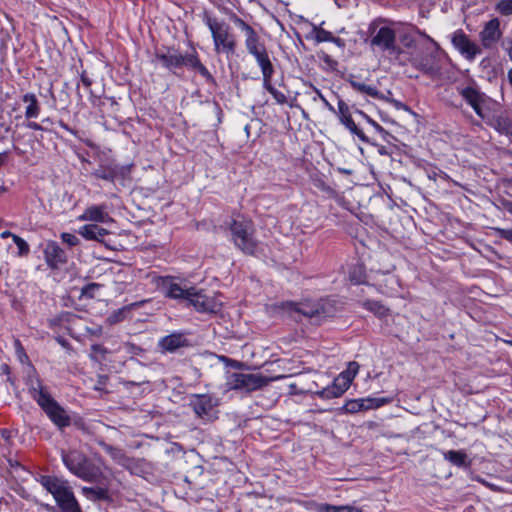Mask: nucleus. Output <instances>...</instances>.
<instances>
[{
    "label": "nucleus",
    "instance_id": "412c9836",
    "mask_svg": "<svg viewBox=\"0 0 512 512\" xmlns=\"http://www.w3.org/2000/svg\"><path fill=\"white\" fill-rule=\"evenodd\" d=\"M162 289L166 297L172 299H185L187 300L190 292V287L182 286L172 278H165L162 280Z\"/></svg>",
    "mask_w": 512,
    "mask_h": 512
},
{
    "label": "nucleus",
    "instance_id": "20e7f679",
    "mask_svg": "<svg viewBox=\"0 0 512 512\" xmlns=\"http://www.w3.org/2000/svg\"><path fill=\"white\" fill-rule=\"evenodd\" d=\"M203 22L208 27L217 54L232 55L237 48V40L230 25L222 19L205 13Z\"/></svg>",
    "mask_w": 512,
    "mask_h": 512
},
{
    "label": "nucleus",
    "instance_id": "72a5a7b5",
    "mask_svg": "<svg viewBox=\"0 0 512 512\" xmlns=\"http://www.w3.org/2000/svg\"><path fill=\"white\" fill-rule=\"evenodd\" d=\"M365 272L361 266L355 267L349 274L351 283L359 285L365 282Z\"/></svg>",
    "mask_w": 512,
    "mask_h": 512
},
{
    "label": "nucleus",
    "instance_id": "8fccbe9b",
    "mask_svg": "<svg viewBox=\"0 0 512 512\" xmlns=\"http://www.w3.org/2000/svg\"><path fill=\"white\" fill-rule=\"evenodd\" d=\"M320 98H321V100L323 101V103L325 104V106H326L330 111H332V112H334V113L336 112V111H335V108H334V107H333V106H332V105H331V104H330V103H329V102H328V101H327V100H326L322 95H320Z\"/></svg>",
    "mask_w": 512,
    "mask_h": 512
},
{
    "label": "nucleus",
    "instance_id": "2eb2a0df",
    "mask_svg": "<svg viewBox=\"0 0 512 512\" xmlns=\"http://www.w3.org/2000/svg\"><path fill=\"white\" fill-rule=\"evenodd\" d=\"M452 44L468 60H473L481 53L480 47L461 30L453 34Z\"/></svg>",
    "mask_w": 512,
    "mask_h": 512
},
{
    "label": "nucleus",
    "instance_id": "4c0bfd02",
    "mask_svg": "<svg viewBox=\"0 0 512 512\" xmlns=\"http://www.w3.org/2000/svg\"><path fill=\"white\" fill-rule=\"evenodd\" d=\"M496 9L502 15H511L512 14V0H501L497 4Z\"/></svg>",
    "mask_w": 512,
    "mask_h": 512
},
{
    "label": "nucleus",
    "instance_id": "dca6fc26",
    "mask_svg": "<svg viewBox=\"0 0 512 512\" xmlns=\"http://www.w3.org/2000/svg\"><path fill=\"white\" fill-rule=\"evenodd\" d=\"M335 113L337 114L340 123L344 125L352 134L356 135L360 140L364 142L367 141L364 132L358 128L352 118L350 106L342 99H339L338 110Z\"/></svg>",
    "mask_w": 512,
    "mask_h": 512
},
{
    "label": "nucleus",
    "instance_id": "f3484780",
    "mask_svg": "<svg viewBox=\"0 0 512 512\" xmlns=\"http://www.w3.org/2000/svg\"><path fill=\"white\" fill-rule=\"evenodd\" d=\"M79 221H90L96 223H102V224H108L113 223L114 220L110 216V214L107 211V206L102 205H92L87 207L84 212L78 216L77 218Z\"/></svg>",
    "mask_w": 512,
    "mask_h": 512
},
{
    "label": "nucleus",
    "instance_id": "0eeeda50",
    "mask_svg": "<svg viewBox=\"0 0 512 512\" xmlns=\"http://www.w3.org/2000/svg\"><path fill=\"white\" fill-rule=\"evenodd\" d=\"M131 173V165H120L114 159L103 156L99 159L98 168H96L92 175L104 181L115 183L119 181L124 185L125 181L129 179Z\"/></svg>",
    "mask_w": 512,
    "mask_h": 512
},
{
    "label": "nucleus",
    "instance_id": "473e14b6",
    "mask_svg": "<svg viewBox=\"0 0 512 512\" xmlns=\"http://www.w3.org/2000/svg\"><path fill=\"white\" fill-rule=\"evenodd\" d=\"M12 240L18 248L17 255L19 257H25L29 254L30 247L23 238L19 237L18 235H12Z\"/></svg>",
    "mask_w": 512,
    "mask_h": 512
},
{
    "label": "nucleus",
    "instance_id": "58836bf2",
    "mask_svg": "<svg viewBox=\"0 0 512 512\" xmlns=\"http://www.w3.org/2000/svg\"><path fill=\"white\" fill-rule=\"evenodd\" d=\"M14 348H15V353L21 363L28 361V356H27L25 349H24L23 345L21 344L20 340H18V339L14 340Z\"/></svg>",
    "mask_w": 512,
    "mask_h": 512
},
{
    "label": "nucleus",
    "instance_id": "7c9ffc66",
    "mask_svg": "<svg viewBox=\"0 0 512 512\" xmlns=\"http://www.w3.org/2000/svg\"><path fill=\"white\" fill-rule=\"evenodd\" d=\"M362 306L378 317H385L388 314V309L378 301L366 300L362 303Z\"/></svg>",
    "mask_w": 512,
    "mask_h": 512
},
{
    "label": "nucleus",
    "instance_id": "5701e85b",
    "mask_svg": "<svg viewBox=\"0 0 512 512\" xmlns=\"http://www.w3.org/2000/svg\"><path fill=\"white\" fill-rule=\"evenodd\" d=\"M462 97L466 102L474 109V111L480 116L484 117L482 112V104L484 103V95L473 87H466L461 90Z\"/></svg>",
    "mask_w": 512,
    "mask_h": 512
},
{
    "label": "nucleus",
    "instance_id": "37998d69",
    "mask_svg": "<svg viewBox=\"0 0 512 512\" xmlns=\"http://www.w3.org/2000/svg\"><path fill=\"white\" fill-rule=\"evenodd\" d=\"M496 234L512 243V229L494 228Z\"/></svg>",
    "mask_w": 512,
    "mask_h": 512
},
{
    "label": "nucleus",
    "instance_id": "13d9d810",
    "mask_svg": "<svg viewBox=\"0 0 512 512\" xmlns=\"http://www.w3.org/2000/svg\"><path fill=\"white\" fill-rule=\"evenodd\" d=\"M45 507H46V509H47L48 511H54V507H52V506H50V505H46Z\"/></svg>",
    "mask_w": 512,
    "mask_h": 512
},
{
    "label": "nucleus",
    "instance_id": "4468645a",
    "mask_svg": "<svg viewBox=\"0 0 512 512\" xmlns=\"http://www.w3.org/2000/svg\"><path fill=\"white\" fill-rule=\"evenodd\" d=\"M389 402H390V400L388 398L366 397V398L350 399V400L346 401V403L341 408V410L344 413L355 414V413H358L361 411H367L370 409L379 408Z\"/></svg>",
    "mask_w": 512,
    "mask_h": 512
},
{
    "label": "nucleus",
    "instance_id": "423d86ee",
    "mask_svg": "<svg viewBox=\"0 0 512 512\" xmlns=\"http://www.w3.org/2000/svg\"><path fill=\"white\" fill-rule=\"evenodd\" d=\"M33 399L45 411L49 419L59 428L70 425L71 419L66 411L50 396L42 384L38 381L37 386L31 388Z\"/></svg>",
    "mask_w": 512,
    "mask_h": 512
},
{
    "label": "nucleus",
    "instance_id": "39448f33",
    "mask_svg": "<svg viewBox=\"0 0 512 512\" xmlns=\"http://www.w3.org/2000/svg\"><path fill=\"white\" fill-rule=\"evenodd\" d=\"M231 240L243 253L254 255L259 250V242L255 237V225L252 220L244 217L233 219L230 224Z\"/></svg>",
    "mask_w": 512,
    "mask_h": 512
},
{
    "label": "nucleus",
    "instance_id": "a18cd8bd",
    "mask_svg": "<svg viewBox=\"0 0 512 512\" xmlns=\"http://www.w3.org/2000/svg\"><path fill=\"white\" fill-rule=\"evenodd\" d=\"M428 178L433 181H436L438 178L443 179V180H448L449 176L441 170H438V171L433 170L428 173Z\"/></svg>",
    "mask_w": 512,
    "mask_h": 512
},
{
    "label": "nucleus",
    "instance_id": "393cba45",
    "mask_svg": "<svg viewBox=\"0 0 512 512\" xmlns=\"http://www.w3.org/2000/svg\"><path fill=\"white\" fill-rule=\"evenodd\" d=\"M191 406L199 418L205 419L212 409L211 398L207 395H195L191 400Z\"/></svg>",
    "mask_w": 512,
    "mask_h": 512
},
{
    "label": "nucleus",
    "instance_id": "c756f323",
    "mask_svg": "<svg viewBox=\"0 0 512 512\" xmlns=\"http://www.w3.org/2000/svg\"><path fill=\"white\" fill-rule=\"evenodd\" d=\"M284 308L291 314H302L304 316L311 317L316 312L313 308L308 307L304 304H297L293 302H287L284 304Z\"/></svg>",
    "mask_w": 512,
    "mask_h": 512
},
{
    "label": "nucleus",
    "instance_id": "5fc2aeb1",
    "mask_svg": "<svg viewBox=\"0 0 512 512\" xmlns=\"http://www.w3.org/2000/svg\"><path fill=\"white\" fill-rule=\"evenodd\" d=\"M507 76H508V81L512 86V68L508 71Z\"/></svg>",
    "mask_w": 512,
    "mask_h": 512
},
{
    "label": "nucleus",
    "instance_id": "de8ad7c7",
    "mask_svg": "<svg viewBox=\"0 0 512 512\" xmlns=\"http://www.w3.org/2000/svg\"><path fill=\"white\" fill-rule=\"evenodd\" d=\"M107 381H108L107 376H102V375L99 376L98 381L95 384V386L93 387V389L96 391H106L105 387H106Z\"/></svg>",
    "mask_w": 512,
    "mask_h": 512
},
{
    "label": "nucleus",
    "instance_id": "2f4dec72",
    "mask_svg": "<svg viewBox=\"0 0 512 512\" xmlns=\"http://www.w3.org/2000/svg\"><path fill=\"white\" fill-rule=\"evenodd\" d=\"M319 512H361V509L355 506H334L330 504L320 505Z\"/></svg>",
    "mask_w": 512,
    "mask_h": 512
},
{
    "label": "nucleus",
    "instance_id": "052dcab7",
    "mask_svg": "<svg viewBox=\"0 0 512 512\" xmlns=\"http://www.w3.org/2000/svg\"><path fill=\"white\" fill-rule=\"evenodd\" d=\"M510 344L512 345V342Z\"/></svg>",
    "mask_w": 512,
    "mask_h": 512
},
{
    "label": "nucleus",
    "instance_id": "f03ea898",
    "mask_svg": "<svg viewBox=\"0 0 512 512\" xmlns=\"http://www.w3.org/2000/svg\"><path fill=\"white\" fill-rule=\"evenodd\" d=\"M41 486L50 493L61 512H82L69 482L56 476L42 475Z\"/></svg>",
    "mask_w": 512,
    "mask_h": 512
},
{
    "label": "nucleus",
    "instance_id": "6ab92c4d",
    "mask_svg": "<svg viewBox=\"0 0 512 512\" xmlns=\"http://www.w3.org/2000/svg\"><path fill=\"white\" fill-rule=\"evenodd\" d=\"M44 257L46 264L51 269H58L67 261L65 251L54 241H50L46 244Z\"/></svg>",
    "mask_w": 512,
    "mask_h": 512
},
{
    "label": "nucleus",
    "instance_id": "a878e982",
    "mask_svg": "<svg viewBox=\"0 0 512 512\" xmlns=\"http://www.w3.org/2000/svg\"><path fill=\"white\" fill-rule=\"evenodd\" d=\"M104 451L110 455V457L120 466L130 469L132 465V459H130L125 452L117 447H113L106 443L100 444Z\"/></svg>",
    "mask_w": 512,
    "mask_h": 512
},
{
    "label": "nucleus",
    "instance_id": "79ce46f5",
    "mask_svg": "<svg viewBox=\"0 0 512 512\" xmlns=\"http://www.w3.org/2000/svg\"><path fill=\"white\" fill-rule=\"evenodd\" d=\"M355 86L357 87V89L359 91L364 92L367 95H370L373 97H375L378 93L375 87H372V86H369L366 84H355Z\"/></svg>",
    "mask_w": 512,
    "mask_h": 512
},
{
    "label": "nucleus",
    "instance_id": "cd10ccee",
    "mask_svg": "<svg viewBox=\"0 0 512 512\" xmlns=\"http://www.w3.org/2000/svg\"><path fill=\"white\" fill-rule=\"evenodd\" d=\"M312 35L316 43L332 42L338 47H344L345 45L343 39L335 37L331 32L318 26L313 27Z\"/></svg>",
    "mask_w": 512,
    "mask_h": 512
},
{
    "label": "nucleus",
    "instance_id": "1a4fd4ad",
    "mask_svg": "<svg viewBox=\"0 0 512 512\" xmlns=\"http://www.w3.org/2000/svg\"><path fill=\"white\" fill-rule=\"evenodd\" d=\"M358 371L359 364L355 361L349 362L347 368L335 378L333 383L319 391L318 395L324 399L340 397L348 390Z\"/></svg>",
    "mask_w": 512,
    "mask_h": 512
},
{
    "label": "nucleus",
    "instance_id": "680f3d73",
    "mask_svg": "<svg viewBox=\"0 0 512 512\" xmlns=\"http://www.w3.org/2000/svg\"><path fill=\"white\" fill-rule=\"evenodd\" d=\"M511 212H512V209H511Z\"/></svg>",
    "mask_w": 512,
    "mask_h": 512
},
{
    "label": "nucleus",
    "instance_id": "f8f14e48",
    "mask_svg": "<svg viewBox=\"0 0 512 512\" xmlns=\"http://www.w3.org/2000/svg\"><path fill=\"white\" fill-rule=\"evenodd\" d=\"M370 46L373 50L395 54L398 52L396 45V33L388 26L374 27L370 26Z\"/></svg>",
    "mask_w": 512,
    "mask_h": 512
},
{
    "label": "nucleus",
    "instance_id": "a19ab883",
    "mask_svg": "<svg viewBox=\"0 0 512 512\" xmlns=\"http://www.w3.org/2000/svg\"><path fill=\"white\" fill-rule=\"evenodd\" d=\"M61 239L64 243H66L69 246H76L79 244V239L71 233L64 232L61 234Z\"/></svg>",
    "mask_w": 512,
    "mask_h": 512
},
{
    "label": "nucleus",
    "instance_id": "49530a36",
    "mask_svg": "<svg viewBox=\"0 0 512 512\" xmlns=\"http://www.w3.org/2000/svg\"><path fill=\"white\" fill-rule=\"evenodd\" d=\"M356 112L359 113L360 115H362L367 120V122L375 128V130H377L379 132H382L384 130L383 127L379 123H377L375 120L370 118L363 111L357 109Z\"/></svg>",
    "mask_w": 512,
    "mask_h": 512
},
{
    "label": "nucleus",
    "instance_id": "c9c22d12",
    "mask_svg": "<svg viewBox=\"0 0 512 512\" xmlns=\"http://www.w3.org/2000/svg\"><path fill=\"white\" fill-rule=\"evenodd\" d=\"M126 315V308H121L111 313L106 321L109 325H114L124 320Z\"/></svg>",
    "mask_w": 512,
    "mask_h": 512
},
{
    "label": "nucleus",
    "instance_id": "aec40b11",
    "mask_svg": "<svg viewBox=\"0 0 512 512\" xmlns=\"http://www.w3.org/2000/svg\"><path fill=\"white\" fill-rule=\"evenodd\" d=\"M500 22L497 18L488 21L480 32V39L485 48H491L501 38Z\"/></svg>",
    "mask_w": 512,
    "mask_h": 512
},
{
    "label": "nucleus",
    "instance_id": "f257e3e1",
    "mask_svg": "<svg viewBox=\"0 0 512 512\" xmlns=\"http://www.w3.org/2000/svg\"><path fill=\"white\" fill-rule=\"evenodd\" d=\"M62 461L75 476L86 482H98L103 476V464L99 459L94 462L77 450L62 452Z\"/></svg>",
    "mask_w": 512,
    "mask_h": 512
},
{
    "label": "nucleus",
    "instance_id": "e433bc0d",
    "mask_svg": "<svg viewBox=\"0 0 512 512\" xmlns=\"http://www.w3.org/2000/svg\"><path fill=\"white\" fill-rule=\"evenodd\" d=\"M82 493L92 500L100 499L104 495V491L100 488L83 487Z\"/></svg>",
    "mask_w": 512,
    "mask_h": 512
},
{
    "label": "nucleus",
    "instance_id": "bf43d9fd",
    "mask_svg": "<svg viewBox=\"0 0 512 512\" xmlns=\"http://www.w3.org/2000/svg\"><path fill=\"white\" fill-rule=\"evenodd\" d=\"M0 190H1V191H5V188H4V187H1V188H0Z\"/></svg>",
    "mask_w": 512,
    "mask_h": 512
},
{
    "label": "nucleus",
    "instance_id": "9d476101",
    "mask_svg": "<svg viewBox=\"0 0 512 512\" xmlns=\"http://www.w3.org/2000/svg\"><path fill=\"white\" fill-rule=\"evenodd\" d=\"M252 56L254 57L257 65L259 66V68L261 70L262 78H263V88L273 96V98L275 99V101L278 104L286 103V101H287L286 95L283 92L277 90L272 85V77L275 72V69L270 60L267 49L260 51Z\"/></svg>",
    "mask_w": 512,
    "mask_h": 512
},
{
    "label": "nucleus",
    "instance_id": "c03bdc74",
    "mask_svg": "<svg viewBox=\"0 0 512 512\" xmlns=\"http://www.w3.org/2000/svg\"><path fill=\"white\" fill-rule=\"evenodd\" d=\"M417 33L424 37L428 42H429V46H427L425 49L428 51L430 50L431 48H433L434 50H438L439 49V46H438V43L435 42L430 36H428L424 31H421V30H417Z\"/></svg>",
    "mask_w": 512,
    "mask_h": 512
},
{
    "label": "nucleus",
    "instance_id": "9b49d317",
    "mask_svg": "<svg viewBox=\"0 0 512 512\" xmlns=\"http://www.w3.org/2000/svg\"><path fill=\"white\" fill-rule=\"evenodd\" d=\"M252 56L254 57L257 65L259 66V68L261 70L262 78H263V88L273 96V98L275 99V101L278 104L286 103V101H287L286 95L283 92L277 90L272 85V77L275 72V69L270 60L267 49L260 51Z\"/></svg>",
    "mask_w": 512,
    "mask_h": 512
},
{
    "label": "nucleus",
    "instance_id": "4be33fe9",
    "mask_svg": "<svg viewBox=\"0 0 512 512\" xmlns=\"http://www.w3.org/2000/svg\"><path fill=\"white\" fill-rule=\"evenodd\" d=\"M189 345L184 333L175 332L160 339L159 346L167 352H174Z\"/></svg>",
    "mask_w": 512,
    "mask_h": 512
},
{
    "label": "nucleus",
    "instance_id": "ea45409f",
    "mask_svg": "<svg viewBox=\"0 0 512 512\" xmlns=\"http://www.w3.org/2000/svg\"><path fill=\"white\" fill-rule=\"evenodd\" d=\"M100 287L97 283H90L82 288L81 295L87 298H93L94 293Z\"/></svg>",
    "mask_w": 512,
    "mask_h": 512
},
{
    "label": "nucleus",
    "instance_id": "bb28decb",
    "mask_svg": "<svg viewBox=\"0 0 512 512\" xmlns=\"http://www.w3.org/2000/svg\"><path fill=\"white\" fill-rule=\"evenodd\" d=\"M23 103L26 104L25 107V118L30 120L37 118L41 112V106L37 99V96L34 93H26L22 96Z\"/></svg>",
    "mask_w": 512,
    "mask_h": 512
},
{
    "label": "nucleus",
    "instance_id": "f704fd0d",
    "mask_svg": "<svg viewBox=\"0 0 512 512\" xmlns=\"http://www.w3.org/2000/svg\"><path fill=\"white\" fill-rule=\"evenodd\" d=\"M411 61L415 67L420 68L422 70H427L431 64V57L429 55L421 57L416 54L412 56Z\"/></svg>",
    "mask_w": 512,
    "mask_h": 512
},
{
    "label": "nucleus",
    "instance_id": "ddd939ff",
    "mask_svg": "<svg viewBox=\"0 0 512 512\" xmlns=\"http://www.w3.org/2000/svg\"><path fill=\"white\" fill-rule=\"evenodd\" d=\"M230 20L244 33L245 48L250 55L266 50L265 44L261 41L260 36L251 25L235 13L230 16Z\"/></svg>",
    "mask_w": 512,
    "mask_h": 512
},
{
    "label": "nucleus",
    "instance_id": "864d4df0",
    "mask_svg": "<svg viewBox=\"0 0 512 512\" xmlns=\"http://www.w3.org/2000/svg\"><path fill=\"white\" fill-rule=\"evenodd\" d=\"M12 235H14L13 233H11L10 231H3L1 234H0V237L2 239H6L8 237H11L12 238Z\"/></svg>",
    "mask_w": 512,
    "mask_h": 512
},
{
    "label": "nucleus",
    "instance_id": "6e6d98bb",
    "mask_svg": "<svg viewBox=\"0 0 512 512\" xmlns=\"http://www.w3.org/2000/svg\"><path fill=\"white\" fill-rule=\"evenodd\" d=\"M59 124H60V126H61L62 128H64L65 130H67V131H70V132H71V130L69 129V127H68L64 122L60 121V123H59Z\"/></svg>",
    "mask_w": 512,
    "mask_h": 512
},
{
    "label": "nucleus",
    "instance_id": "3c124183",
    "mask_svg": "<svg viewBox=\"0 0 512 512\" xmlns=\"http://www.w3.org/2000/svg\"><path fill=\"white\" fill-rule=\"evenodd\" d=\"M81 81L84 84V86H86V87H90L92 84L91 80L85 75L81 76Z\"/></svg>",
    "mask_w": 512,
    "mask_h": 512
},
{
    "label": "nucleus",
    "instance_id": "6e6552de",
    "mask_svg": "<svg viewBox=\"0 0 512 512\" xmlns=\"http://www.w3.org/2000/svg\"><path fill=\"white\" fill-rule=\"evenodd\" d=\"M269 379L260 373L233 372L226 378V386L229 390L253 392L266 386Z\"/></svg>",
    "mask_w": 512,
    "mask_h": 512
},
{
    "label": "nucleus",
    "instance_id": "4d7b16f0",
    "mask_svg": "<svg viewBox=\"0 0 512 512\" xmlns=\"http://www.w3.org/2000/svg\"><path fill=\"white\" fill-rule=\"evenodd\" d=\"M508 55H509L510 60L512 61V44H511V47L508 50Z\"/></svg>",
    "mask_w": 512,
    "mask_h": 512
},
{
    "label": "nucleus",
    "instance_id": "603ef678",
    "mask_svg": "<svg viewBox=\"0 0 512 512\" xmlns=\"http://www.w3.org/2000/svg\"><path fill=\"white\" fill-rule=\"evenodd\" d=\"M7 159V152L0 153V167L5 163Z\"/></svg>",
    "mask_w": 512,
    "mask_h": 512
},
{
    "label": "nucleus",
    "instance_id": "7ed1b4c3",
    "mask_svg": "<svg viewBox=\"0 0 512 512\" xmlns=\"http://www.w3.org/2000/svg\"><path fill=\"white\" fill-rule=\"evenodd\" d=\"M155 60L161 62L163 67L169 70L185 66L191 70L197 71L201 76L208 80L212 79L209 70L201 63L198 54L195 51L183 55L175 48L168 47L164 50H157L155 52Z\"/></svg>",
    "mask_w": 512,
    "mask_h": 512
},
{
    "label": "nucleus",
    "instance_id": "b1692460",
    "mask_svg": "<svg viewBox=\"0 0 512 512\" xmlns=\"http://www.w3.org/2000/svg\"><path fill=\"white\" fill-rule=\"evenodd\" d=\"M78 234L86 240L102 241L109 231L97 224H86L78 229Z\"/></svg>",
    "mask_w": 512,
    "mask_h": 512
},
{
    "label": "nucleus",
    "instance_id": "a211bd4d",
    "mask_svg": "<svg viewBox=\"0 0 512 512\" xmlns=\"http://www.w3.org/2000/svg\"><path fill=\"white\" fill-rule=\"evenodd\" d=\"M187 300L200 312H215L218 309V304L213 298L198 292L194 287H190Z\"/></svg>",
    "mask_w": 512,
    "mask_h": 512
},
{
    "label": "nucleus",
    "instance_id": "09e8293b",
    "mask_svg": "<svg viewBox=\"0 0 512 512\" xmlns=\"http://www.w3.org/2000/svg\"><path fill=\"white\" fill-rule=\"evenodd\" d=\"M26 126L29 128V129H32V130H35V131H39V130H43L42 126L40 124H38L37 122H33V121H29Z\"/></svg>",
    "mask_w": 512,
    "mask_h": 512
},
{
    "label": "nucleus",
    "instance_id": "c85d7f7f",
    "mask_svg": "<svg viewBox=\"0 0 512 512\" xmlns=\"http://www.w3.org/2000/svg\"><path fill=\"white\" fill-rule=\"evenodd\" d=\"M445 460L449 461L452 465L457 467H468L471 461L468 459L467 454L461 450H449L443 452Z\"/></svg>",
    "mask_w": 512,
    "mask_h": 512
}]
</instances>
